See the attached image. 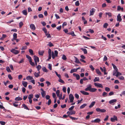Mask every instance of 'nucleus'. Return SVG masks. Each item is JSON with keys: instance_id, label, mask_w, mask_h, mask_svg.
<instances>
[{"instance_id": "8fccbe9b", "label": "nucleus", "mask_w": 125, "mask_h": 125, "mask_svg": "<svg viewBox=\"0 0 125 125\" xmlns=\"http://www.w3.org/2000/svg\"><path fill=\"white\" fill-rule=\"evenodd\" d=\"M6 70L8 72H11L10 68L8 66L6 67Z\"/></svg>"}, {"instance_id": "680f3d73", "label": "nucleus", "mask_w": 125, "mask_h": 125, "mask_svg": "<svg viewBox=\"0 0 125 125\" xmlns=\"http://www.w3.org/2000/svg\"><path fill=\"white\" fill-rule=\"evenodd\" d=\"M122 74L121 73L118 71L117 73L116 74V77H118L119 75H121Z\"/></svg>"}, {"instance_id": "cd10ccee", "label": "nucleus", "mask_w": 125, "mask_h": 125, "mask_svg": "<svg viewBox=\"0 0 125 125\" xmlns=\"http://www.w3.org/2000/svg\"><path fill=\"white\" fill-rule=\"evenodd\" d=\"M42 97L44 98L45 97L46 94V92H42L41 93Z\"/></svg>"}, {"instance_id": "0e129e2a", "label": "nucleus", "mask_w": 125, "mask_h": 125, "mask_svg": "<svg viewBox=\"0 0 125 125\" xmlns=\"http://www.w3.org/2000/svg\"><path fill=\"white\" fill-rule=\"evenodd\" d=\"M23 25V23L22 21H21L19 23V26L20 28H21Z\"/></svg>"}, {"instance_id": "2eb2a0df", "label": "nucleus", "mask_w": 125, "mask_h": 125, "mask_svg": "<svg viewBox=\"0 0 125 125\" xmlns=\"http://www.w3.org/2000/svg\"><path fill=\"white\" fill-rule=\"evenodd\" d=\"M95 103V101L92 102L90 105L89 107L90 108L92 107L94 105Z\"/></svg>"}, {"instance_id": "bb28decb", "label": "nucleus", "mask_w": 125, "mask_h": 125, "mask_svg": "<svg viewBox=\"0 0 125 125\" xmlns=\"http://www.w3.org/2000/svg\"><path fill=\"white\" fill-rule=\"evenodd\" d=\"M97 89L96 88H92V87L90 92H95Z\"/></svg>"}, {"instance_id": "09e8293b", "label": "nucleus", "mask_w": 125, "mask_h": 125, "mask_svg": "<svg viewBox=\"0 0 125 125\" xmlns=\"http://www.w3.org/2000/svg\"><path fill=\"white\" fill-rule=\"evenodd\" d=\"M105 14L108 15L109 17H112V13H111L110 12H106Z\"/></svg>"}, {"instance_id": "a18cd8bd", "label": "nucleus", "mask_w": 125, "mask_h": 125, "mask_svg": "<svg viewBox=\"0 0 125 125\" xmlns=\"http://www.w3.org/2000/svg\"><path fill=\"white\" fill-rule=\"evenodd\" d=\"M62 59L64 60H66L67 59V58L65 55L63 54L62 55Z\"/></svg>"}, {"instance_id": "79ce46f5", "label": "nucleus", "mask_w": 125, "mask_h": 125, "mask_svg": "<svg viewBox=\"0 0 125 125\" xmlns=\"http://www.w3.org/2000/svg\"><path fill=\"white\" fill-rule=\"evenodd\" d=\"M29 62L30 64L32 66H34L35 65V64L34 62H32V60H30L29 61Z\"/></svg>"}, {"instance_id": "20e7f679", "label": "nucleus", "mask_w": 125, "mask_h": 125, "mask_svg": "<svg viewBox=\"0 0 125 125\" xmlns=\"http://www.w3.org/2000/svg\"><path fill=\"white\" fill-rule=\"evenodd\" d=\"M10 52L15 54H17L19 53V51L14 49H12Z\"/></svg>"}, {"instance_id": "a211bd4d", "label": "nucleus", "mask_w": 125, "mask_h": 125, "mask_svg": "<svg viewBox=\"0 0 125 125\" xmlns=\"http://www.w3.org/2000/svg\"><path fill=\"white\" fill-rule=\"evenodd\" d=\"M75 62L77 63H80L81 64V63L80 62L79 59L76 57H75Z\"/></svg>"}, {"instance_id": "a878e982", "label": "nucleus", "mask_w": 125, "mask_h": 125, "mask_svg": "<svg viewBox=\"0 0 125 125\" xmlns=\"http://www.w3.org/2000/svg\"><path fill=\"white\" fill-rule=\"evenodd\" d=\"M95 123H98L101 121L100 119L98 118L94 120Z\"/></svg>"}, {"instance_id": "338daca9", "label": "nucleus", "mask_w": 125, "mask_h": 125, "mask_svg": "<svg viewBox=\"0 0 125 125\" xmlns=\"http://www.w3.org/2000/svg\"><path fill=\"white\" fill-rule=\"evenodd\" d=\"M74 107V106H73L71 107L70 108H69V110L70 111H72V110L73 109V108Z\"/></svg>"}, {"instance_id": "603ef678", "label": "nucleus", "mask_w": 125, "mask_h": 125, "mask_svg": "<svg viewBox=\"0 0 125 125\" xmlns=\"http://www.w3.org/2000/svg\"><path fill=\"white\" fill-rule=\"evenodd\" d=\"M75 4L76 6H78L80 5V3L79 2V1L77 0L76 1L75 3Z\"/></svg>"}, {"instance_id": "c9c22d12", "label": "nucleus", "mask_w": 125, "mask_h": 125, "mask_svg": "<svg viewBox=\"0 0 125 125\" xmlns=\"http://www.w3.org/2000/svg\"><path fill=\"white\" fill-rule=\"evenodd\" d=\"M112 65L113 66V68L114 69V70H118V69L116 66L113 63H112Z\"/></svg>"}, {"instance_id": "58836bf2", "label": "nucleus", "mask_w": 125, "mask_h": 125, "mask_svg": "<svg viewBox=\"0 0 125 125\" xmlns=\"http://www.w3.org/2000/svg\"><path fill=\"white\" fill-rule=\"evenodd\" d=\"M76 70V69H72L70 71V73H72L74 72H77Z\"/></svg>"}, {"instance_id": "69168bd1", "label": "nucleus", "mask_w": 125, "mask_h": 125, "mask_svg": "<svg viewBox=\"0 0 125 125\" xmlns=\"http://www.w3.org/2000/svg\"><path fill=\"white\" fill-rule=\"evenodd\" d=\"M107 93L105 92H104L103 93V94H102V95L103 96H107Z\"/></svg>"}, {"instance_id": "6e6d98bb", "label": "nucleus", "mask_w": 125, "mask_h": 125, "mask_svg": "<svg viewBox=\"0 0 125 125\" xmlns=\"http://www.w3.org/2000/svg\"><path fill=\"white\" fill-rule=\"evenodd\" d=\"M105 90L106 91L108 92L110 91V89L109 88L106 87L105 88Z\"/></svg>"}, {"instance_id": "f257e3e1", "label": "nucleus", "mask_w": 125, "mask_h": 125, "mask_svg": "<svg viewBox=\"0 0 125 125\" xmlns=\"http://www.w3.org/2000/svg\"><path fill=\"white\" fill-rule=\"evenodd\" d=\"M58 52L57 51L55 50L54 51V53L53 51L52 52V56L53 59L55 58V57H57L58 54Z\"/></svg>"}, {"instance_id": "f8f14e48", "label": "nucleus", "mask_w": 125, "mask_h": 125, "mask_svg": "<svg viewBox=\"0 0 125 125\" xmlns=\"http://www.w3.org/2000/svg\"><path fill=\"white\" fill-rule=\"evenodd\" d=\"M30 28L31 29L33 30H35L36 28L35 26V25L33 24H31L30 25Z\"/></svg>"}, {"instance_id": "f3484780", "label": "nucleus", "mask_w": 125, "mask_h": 125, "mask_svg": "<svg viewBox=\"0 0 125 125\" xmlns=\"http://www.w3.org/2000/svg\"><path fill=\"white\" fill-rule=\"evenodd\" d=\"M95 71L97 74L100 75H101V73L98 69H95Z\"/></svg>"}, {"instance_id": "4c0bfd02", "label": "nucleus", "mask_w": 125, "mask_h": 125, "mask_svg": "<svg viewBox=\"0 0 125 125\" xmlns=\"http://www.w3.org/2000/svg\"><path fill=\"white\" fill-rule=\"evenodd\" d=\"M33 97V94H31L29 95L28 96V98L29 99H32Z\"/></svg>"}, {"instance_id": "6e6552de", "label": "nucleus", "mask_w": 125, "mask_h": 125, "mask_svg": "<svg viewBox=\"0 0 125 125\" xmlns=\"http://www.w3.org/2000/svg\"><path fill=\"white\" fill-rule=\"evenodd\" d=\"M111 121L112 122H115V120L117 121V118L116 116L114 115L113 116V117H111L110 119Z\"/></svg>"}, {"instance_id": "b1692460", "label": "nucleus", "mask_w": 125, "mask_h": 125, "mask_svg": "<svg viewBox=\"0 0 125 125\" xmlns=\"http://www.w3.org/2000/svg\"><path fill=\"white\" fill-rule=\"evenodd\" d=\"M29 52L31 55H33L34 54L33 52V51L32 49H29Z\"/></svg>"}, {"instance_id": "72a5a7b5", "label": "nucleus", "mask_w": 125, "mask_h": 125, "mask_svg": "<svg viewBox=\"0 0 125 125\" xmlns=\"http://www.w3.org/2000/svg\"><path fill=\"white\" fill-rule=\"evenodd\" d=\"M118 70H114L113 72V75L114 76H116V74L118 72Z\"/></svg>"}, {"instance_id": "9d476101", "label": "nucleus", "mask_w": 125, "mask_h": 125, "mask_svg": "<svg viewBox=\"0 0 125 125\" xmlns=\"http://www.w3.org/2000/svg\"><path fill=\"white\" fill-rule=\"evenodd\" d=\"M33 59L34 61L37 62H38L39 61V58L36 55H34V56Z\"/></svg>"}, {"instance_id": "13d9d810", "label": "nucleus", "mask_w": 125, "mask_h": 125, "mask_svg": "<svg viewBox=\"0 0 125 125\" xmlns=\"http://www.w3.org/2000/svg\"><path fill=\"white\" fill-rule=\"evenodd\" d=\"M58 81L61 83H64V81L63 80H62L61 78H59V80H58Z\"/></svg>"}, {"instance_id": "c03bdc74", "label": "nucleus", "mask_w": 125, "mask_h": 125, "mask_svg": "<svg viewBox=\"0 0 125 125\" xmlns=\"http://www.w3.org/2000/svg\"><path fill=\"white\" fill-rule=\"evenodd\" d=\"M48 67L50 70H52V65L51 64H48Z\"/></svg>"}, {"instance_id": "052dcab7", "label": "nucleus", "mask_w": 125, "mask_h": 125, "mask_svg": "<svg viewBox=\"0 0 125 125\" xmlns=\"http://www.w3.org/2000/svg\"><path fill=\"white\" fill-rule=\"evenodd\" d=\"M69 34L71 35L72 36H76L73 31H72Z\"/></svg>"}, {"instance_id": "aec40b11", "label": "nucleus", "mask_w": 125, "mask_h": 125, "mask_svg": "<svg viewBox=\"0 0 125 125\" xmlns=\"http://www.w3.org/2000/svg\"><path fill=\"white\" fill-rule=\"evenodd\" d=\"M44 52V51H39L38 52V54L39 55L42 56Z\"/></svg>"}, {"instance_id": "f704fd0d", "label": "nucleus", "mask_w": 125, "mask_h": 125, "mask_svg": "<svg viewBox=\"0 0 125 125\" xmlns=\"http://www.w3.org/2000/svg\"><path fill=\"white\" fill-rule=\"evenodd\" d=\"M42 71L43 72H45L47 73L48 72V71L46 69V67H44L42 68Z\"/></svg>"}, {"instance_id": "774afa93", "label": "nucleus", "mask_w": 125, "mask_h": 125, "mask_svg": "<svg viewBox=\"0 0 125 125\" xmlns=\"http://www.w3.org/2000/svg\"><path fill=\"white\" fill-rule=\"evenodd\" d=\"M8 77L9 79L10 80H12L13 78L11 76V75L10 74H9L8 75Z\"/></svg>"}, {"instance_id": "39448f33", "label": "nucleus", "mask_w": 125, "mask_h": 125, "mask_svg": "<svg viewBox=\"0 0 125 125\" xmlns=\"http://www.w3.org/2000/svg\"><path fill=\"white\" fill-rule=\"evenodd\" d=\"M92 88V85L89 84L87 85V87L85 89V90L86 91H90L91 88Z\"/></svg>"}, {"instance_id": "5701e85b", "label": "nucleus", "mask_w": 125, "mask_h": 125, "mask_svg": "<svg viewBox=\"0 0 125 125\" xmlns=\"http://www.w3.org/2000/svg\"><path fill=\"white\" fill-rule=\"evenodd\" d=\"M99 81V78L98 77H95L94 80V82H95L97 81Z\"/></svg>"}, {"instance_id": "c756f323", "label": "nucleus", "mask_w": 125, "mask_h": 125, "mask_svg": "<svg viewBox=\"0 0 125 125\" xmlns=\"http://www.w3.org/2000/svg\"><path fill=\"white\" fill-rule=\"evenodd\" d=\"M123 95H125V90L122 91L121 94H120V95L121 97H122Z\"/></svg>"}, {"instance_id": "864d4df0", "label": "nucleus", "mask_w": 125, "mask_h": 125, "mask_svg": "<svg viewBox=\"0 0 125 125\" xmlns=\"http://www.w3.org/2000/svg\"><path fill=\"white\" fill-rule=\"evenodd\" d=\"M69 117L72 120H77L78 119V118H76L74 117H72L71 116H70Z\"/></svg>"}, {"instance_id": "e433bc0d", "label": "nucleus", "mask_w": 125, "mask_h": 125, "mask_svg": "<svg viewBox=\"0 0 125 125\" xmlns=\"http://www.w3.org/2000/svg\"><path fill=\"white\" fill-rule=\"evenodd\" d=\"M26 79L27 80H31V79H33V78L32 76H29L26 77Z\"/></svg>"}, {"instance_id": "f03ea898", "label": "nucleus", "mask_w": 125, "mask_h": 125, "mask_svg": "<svg viewBox=\"0 0 125 125\" xmlns=\"http://www.w3.org/2000/svg\"><path fill=\"white\" fill-rule=\"evenodd\" d=\"M96 110L98 112H101L104 113L106 112V110L104 109H102L99 108H97L96 109Z\"/></svg>"}, {"instance_id": "412c9836", "label": "nucleus", "mask_w": 125, "mask_h": 125, "mask_svg": "<svg viewBox=\"0 0 125 125\" xmlns=\"http://www.w3.org/2000/svg\"><path fill=\"white\" fill-rule=\"evenodd\" d=\"M23 14L25 15H26L27 14V9L23 10L22 11Z\"/></svg>"}, {"instance_id": "5fc2aeb1", "label": "nucleus", "mask_w": 125, "mask_h": 125, "mask_svg": "<svg viewBox=\"0 0 125 125\" xmlns=\"http://www.w3.org/2000/svg\"><path fill=\"white\" fill-rule=\"evenodd\" d=\"M75 111L73 110H72L71 111H70V115H72L73 114H75Z\"/></svg>"}, {"instance_id": "de8ad7c7", "label": "nucleus", "mask_w": 125, "mask_h": 125, "mask_svg": "<svg viewBox=\"0 0 125 125\" xmlns=\"http://www.w3.org/2000/svg\"><path fill=\"white\" fill-rule=\"evenodd\" d=\"M108 25V24L107 23H105L103 25V27L105 28H107V27Z\"/></svg>"}, {"instance_id": "0eeeda50", "label": "nucleus", "mask_w": 125, "mask_h": 125, "mask_svg": "<svg viewBox=\"0 0 125 125\" xmlns=\"http://www.w3.org/2000/svg\"><path fill=\"white\" fill-rule=\"evenodd\" d=\"M95 9L94 8H92L90 10V16L93 15L95 11Z\"/></svg>"}, {"instance_id": "ddd939ff", "label": "nucleus", "mask_w": 125, "mask_h": 125, "mask_svg": "<svg viewBox=\"0 0 125 125\" xmlns=\"http://www.w3.org/2000/svg\"><path fill=\"white\" fill-rule=\"evenodd\" d=\"M80 92L81 93L84 95H88L89 94L88 93L86 92L83 91L81 90L80 91Z\"/></svg>"}, {"instance_id": "4468645a", "label": "nucleus", "mask_w": 125, "mask_h": 125, "mask_svg": "<svg viewBox=\"0 0 125 125\" xmlns=\"http://www.w3.org/2000/svg\"><path fill=\"white\" fill-rule=\"evenodd\" d=\"M117 100L116 99H114L110 100V101L109 103L110 104H112L116 102L117 101Z\"/></svg>"}, {"instance_id": "49530a36", "label": "nucleus", "mask_w": 125, "mask_h": 125, "mask_svg": "<svg viewBox=\"0 0 125 125\" xmlns=\"http://www.w3.org/2000/svg\"><path fill=\"white\" fill-rule=\"evenodd\" d=\"M34 75L35 77H38L40 76V74H39L38 73H37L36 72L34 73Z\"/></svg>"}, {"instance_id": "bf43d9fd", "label": "nucleus", "mask_w": 125, "mask_h": 125, "mask_svg": "<svg viewBox=\"0 0 125 125\" xmlns=\"http://www.w3.org/2000/svg\"><path fill=\"white\" fill-rule=\"evenodd\" d=\"M90 68L92 69V70L93 71L94 70V68L93 66L92 65H89Z\"/></svg>"}, {"instance_id": "3c124183", "label": "nucleus", "mask_w": 125, "mask_h": 125, "mask_svg": "<svg viewBox=\"0 0 125 125\" xmlns=\"http://www.w3.org/2000/svg\"><path fill=\"white\" fill-rule=\"evenodd\" d=\"M54 72L55 73L56 75L59 78H60L61 77V75L60 74H58L57 72H56V71H54Z\"/></svg>"}, {"instance_id": "1a4fd4ad", "label": "nucleus", "mask_w": 125, "mask_h": 125, "mask_svg": "<svg viewBox=\"0 0 125 125\" xmlns=\"http://www.w3.org/2000/svg\"><path fill=\"white\" fill-rule=\"evenodd\" d=\"M117 21L119 22H121L122 21V19L120 13H119L117 16Z\"/></svg>"}, {"instance_id": "4d7b16f0", "label": "nucleus", "mask_w": 125, "mask_h": 125, "mask_svg": "<svg viewBox=\"0 0 125 125\" xmlns=\"http://www.w3.org/2000/svg\"><path fill=\"white\" fill-rule=\"evenodd\" d=\"M42 30L45 33L47 32V31L45 27H44L42 28Z\"/></svg>"}, {"instance_id": "37998d69", "label": "nucleus", "mask_w": 125, "mask_h": 125, "mask_svg": "<svg viewBox=\"0 0 125 125\" xmlns=\"http://www.w3.org/2000/svg\"><path fill=\"white\" fill-rule=\"evenodd\" d=\"M26 57L29 60V61L31 60V58L29 55H26Z\"/></svg>"}, {"instance_id": "a19ab883", "label": "nucleus", "mask_w": 125, "mask_h": 125, "mask_svg": "<svg viewBox=\"0 0 125 125\" xmlns=\"http://www.w3.org/2000/svg\"><path fill=\"white\" fill-rule=\"evenodd\" d=\"M47 45L49 46L50 47H51L52 46H54L53 44L51 42H49V43L47 44Z\"/></svg>"}, {"instance_id": "4be33fe9", "label": "nucleus", "mask_w": 125, "mask_h": 125, "mask_svg": "<svg viewBox=\"0 0 125 125\" xmlns=\"http://www.w3.org/2000/svg\"><path fill=\"white\" fill-rule=\"evenodd\" d=\"M17 34L16 33H14L13 35V39L14 40H15L17 37Z\"/></svg>"}, {"instance_id": "6ab92c4d", "label": "nucleus", "mask_w": 125, "mask_h": 125, "mask_svg": "<svg viewBox=\"0 0 125 125\" xmlns=\"http://www.w3.org/2000/svg\"><path fill=\"white\" fill-rule=\"evenodd\" d=\"M81 50L84 53L86 54H87V52L86 49L85 48H81Z\"/></svg>"}, {"instance_id": "c85d7f7f", "label": "nucleus", "mask_w": 125, "mask_h": 125, "mask_svg": "<svg viewBox=\"0 0 125 125\" xmlns=\"http://www.w3.org/2000/svg\"><path fill=\"white\" fill-rule=\"evenodd\" d=\"M22 106L24 108V109H26L28 110H29V109L27 106V105H26L24 104H22Z\"/></svg>"}, {"instance_id": "2f4dec72", "label": "nucleus", "mask_w": 125, "mask_h": 125, "mask_svg": "<svg viewBox=\"0 0 125 125\" xmlns=\"http://www.w3.org/2000/svg\"><path fill=\"white\" fill-rule=\"evenodd\" d=\"M119 11L120 10L123 11V7H121L119 6H117V9Z\"/></svg>"}, {"instance_id": "e2e57ef3", "label": "nucleus", "mask_w": 125, "mask_h": 125, "mask_svg": "<svg viewBox=\"0 0 125 125\" xmlns=\"http://www.w3.org/2000/svg\"><path fill=\"white\" fill-rule=\"evenodd\" d=\"M38 17L40 18H43V16L42 14H39Z\"/></svg>"}, {"instance_id": "ea45409f", "label": "nucleus", "mask_w": 125, "mask_h": 125, "mask_svg": "<svg viewBox=\"0 0 125 125\" xmlns=\"http://www.w3.org/2000/svg\"><path fill=\"white\" fill-rule=\"evenodd\" d=\"M36 68L37 69V70L39 71L41 68V66L40 65H38L36 67Z\"/></svg>"}, {"instance_id": "dca6fc26", "label": "nucleus", "mask_w": 125, "mask_h": 125, "mask_svg": "<svg viewBox=\"0 0 125 125\" xmlns=\"http://www.w3.org/2000/svg\"><path fill=\"white\" fill-rule=\"evenodd\" d=\"M28 84L27 82L25 81H23L22 82V84L23 86L25 87H26Z\"/></svg>"}, {"instance_id": "7ed1b4c3", "label": "nucleus", "mask_w": 125, "mask_h": 125, "mask_svg": "<svg viewBox=\"0 0 125 125\" xmlns=\"http://www.w3.org/2000/svg\"><path fill=\"white\" fill-rule=\"evenodd\" d=\"M69 99L70 100V103H72L73 102L74 99V97L72 94H70L69 95Z\"/></svg>"}, {"instance_id": "7c9ffc66", "label": "nucleus", "mask_w": 125, "mask_h": 125, "mask_svg": "<svg viewBox=\"0 0 125 125\" xmlns=\"http://www.w3.org/2000/svg\"><path fill=\"white\" fill-rule=\"evenodd\" d=\"M86 105H87V104H83L81 105L80 107V108L81 109H83V108H84L85 106H86Z\"/></svg>"}, {"instance_id": "423d86ee", "label": "nucleus", "mask_w": 125, "mask_h": 125, "mask_svg": "<svg viewBox=\"0 0 125 125\" xmlns=\"http://www.w3.org/2000/svg\"><path fill=\"white\" fill-rule=\"evenodd\" d=\"M94 84L95 86L99 88H103V85L101 84L95 83H94Z\"/></svg>"}, {"instance_id": "9b49d317", "label": "nucleus", "mask_w": 125, "mask_h": 125, "mask_svg": "<svg viewBox=\"0 0 125 125\" xmlns=\"http://www.w3.org/2000/svg\"><path fill=\"white\" fill-rule=\"evenodd\" d=\"M73 75L74 76H75L76 77L77 80H79L80 79V77L79 75L76 74L75 73H73Z\"/></svg>"}, {"instance_id": "473e14b6", "label": "nucleus", "mask_w": 125, "mask_h": 125, "mask_svg": "<svg viewBox=\"0 0 125 125\" xmlns=\"http://www.w3.org/2000/svg\"><path fill=\"white\" fill-rule=\"evenodd\" d=\"M45 34L48 38H51V36H50V34L49 32L48 33L47 32L46 33H45Z\"/></svg>"}, {"instance_id": "393cba45", "label": "nucleus", "mask_w": 125, "mask_h": 125, "mask_svg": "<svg viewBox=\"0 0 125 125\" xmlns=\"http://www.w3.org/2000/svg\"><path fill=\"white\" fill-rule=\"evenodd\" d=\"M22 99V98H21L20 97H16L15 99V100L17 101L21 100Z\"/></svg>"}]
</instances>
